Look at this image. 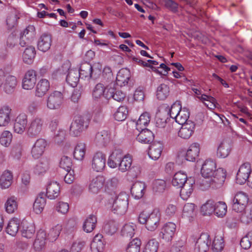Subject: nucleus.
Returning <instances> with one entry per match:
<instances>
[{"label": "nucleus", "mask_w": 252, "mask_h": 252, "mask_svg": "<svg viewBox=\"0 0 252 252\" xmlns=\"http://www.w3.org/2000/svg\"><path fill=\"white\" fill-rule=\"evenodd\" d=\"M163 146L160 142H154L149 148L148 155L154 160H157L161 156Z\"/></svg>", "instance_id": "obj_21"}, {"label": "nucleus", "mask_w": 252, "mask_h": 252, "mask_svg": "<svg viewBox=\"0 0 252 252\" xmlns=\"http://www.w3.org/2000/svg\"><path fill=\"white\" fill-rule=\"evenodd\" d=\"M134 227L135 226L129 224H125L121 230V235L126 239L131 238L135 234Z\"/></svg>", "instance_id": "obj_48"}, {"label": "nucleus", "mask_w": 252, "mask_h": 252, "mask_svg": "<svg viewBox=\"0 0 252 252\" xmlns=\"http://www.w3.org/2000/svg\"><path fill=\"white\" fill-rule=\"evenodd\" d=\"M90 120L86 117L76 116L70 126V133L74 136H79L89 125Z\"/></svg>", "instance_id": "obj_3"}, {"label": "nucleus", "mask_w": 252, "mask_h": 252, "mask_svg": "<svg viewBox=\"0 0 252 252\" xmlns=\"http://www.w3.org/2000/svg\"><path fill=\"white\" fill-rule=\"evenodd\" d=\"M195 180L193 178L189 177L180 188V196L184 200H187L191 194L193 190V185Z\"/></svg>", "instance_id": "obj_15"}, {"label": "nucleus", "mask_w": 252, "mask_h": 252, "mask_svg": "<svg viewBox=\"0 0 252 252\" xmlns=\"http://www.w3.org/2000/svg\"><path fill=\"white\" fill-rule=\"evenodd\" d=\"M46 194L41 192L39 193L33 205V210L36 214L41 213L46 205Z\"/></svg>", "instance_id": "obj_28"}, {"label": "nucleus", "mask_w": 252, "mask_h": 252, "mask_svg": "<svg viewBox=\"0 0 252 252\" xmlns=\"http://www.w3.org/2000/svg\"><path fill=\"white\" fill-rule=\"evenodd\" d=\"M195 127L194 122L189 120L180 128L178 135L183 139H189L193 134Z\"/></svg>", "instance_id": "obj_16"}, {"label": "nucleus", "mask_w": 252, "mask_h": 252, "mask_svg": "<svg viewBox=\"0 0 252 252\" xmlns=\"http://www.w3.org/2000/svg\"><path fill=\"white\" fill-rule=\"evenodd\" d=\"M105 163V155L101 152H97L94 156L92 159V168L96 172H100L104 168Z\"/></svg>", "instance_id": "obj_13"}, {"label": "nucleus", "mask_w": 252, "mask_h": 252, "mask_svg": "<svg viewBox=\"0 0 252 252\" xmlns=\"http://www.w3.org/2000/svg\"><path fill=\"white\" fill-rule=\"evenodd\" d=\"M49 159L47 158H41L34 167V173L37 175L45 173L49 168Z\"/></svg>", "instance_id": "obj_35"}, {"label": "nucleus", "mask_w": 252, "mask_h": 252, "mask_svg": "<svg viewBox=\"0 0 252 252\" xmlns=\"http://www.w3.org/2000/svg\"><path fill=\"white\" fill-rule=\"evenodd\" d=\"M128 110L124 106L119 107L117 111L114 114V119L118 121H123L127 117Z\"/></svg>", "instance_id": "obj_54"}, {"label": "nucleus", "mask_w": 252, "mask_h": 252, "mask_svg": "<svg viewBox=\"0 0 252 252\" xmlns=\"http://www.w3.org/2000/svg\"><path fill=\"white\" fill-rule=\"evenodd\" d=\"M35 231V227L33 223L27 221L22 223L21 234L23 237L30 239L33 236Z\"/></svg>", "instance_id": "obj_31"}, {"label": "nucleus", "mask_w": 252, "mask_h": 252, "mask_svg": "<svg viewBox=\"0 0 252 252\" xmlns=\"http://www.w3.org/2000/svg\"><path fill=\"white\" fill-rule=\"evenodd\" d=\"M215 202L212 200H208L206 203L203 204L200 209V212L203 216L210 215L214 212L215 207Z\"/></svg>", "instance_id": "obj_44"}, {"label": "nucleus", "mask_w": 252, "mask_h": 252, "mask_svg": "<svg viewBox=\"0 0 252 252\" xmlns=\"http://www.w3.org/2000/svg\"><path fill=\"white\" fill-rule=\"evenodd\" d=\"M95 142L99 146H105L110 141V137L107 131L103 130L96 133Z\"/></svg>", "instance_id": "obj_37"}, {"label": "nucleus", "mask_w": 252, "mask_h": 252, "mask_svg": "<svg viewBox=\"0 0 252 252\" xmlns=\"http://www.w3.org/2000/svg\"><path fill=\"white\" fill-rule=\"evenodd\" d=\"M52 41V36L50 34L43 33L38 39L37 48L39 50L45 52L50 48Z\"/></svg>", "instance_id": "obj_20"}, {"label": "nucleus", "mask_w": 252, "mask_h": 252, "mask_svg": "<svg viewBox=\"0 0 252 252\" xmlns=\"http://www.w3.org/2000/svg\"><path fill=\"white\" fill-rule=\"evenodd\" d=\"M43 126V120L36 118L30 124L27 129L28 135L32 138H36L42 131Z\"/></svg>", "instance_id": "obj_9"}, {"label": "nucleus", "mask_w": 252, "mask_h": 252, "mask_svg": "<svg viewBox=\"0 0 252 252\" xmlns=\"http://www.w3.org/2000/svg\"><path fill=\"white\" fill-rule=\"evenodd\" d=\"M128 196L125 192H121L114 199L112 208L114 213L119 215L125 214L128 208Z\"/></svg>", "instance_id": "obj_4"}, {"label": "nucleus", "mask_w": 252, "mask_h": 252, "mask_svg": "<svg viewBox=\"0 0 252 252\" xmlns=\"http://www.w3.org/2000/svg\"><path fill=\"white\" fill-rule=\"evenodd\" d=\"M195 214V205L193 203H187L183 208V216L184 217L192 218Z\"/></svg>", "instance_id": "obj_55"}, {"label": "nucleus", "mask_w": 252, "mask_h": 252, "mask_svg": "<svg viewBox=\"0 0 252 252\" xmlns=\"http://www.w3.org/2000/svg\"><path fill=\"white\" fill-rule=\"evenodd\" d=\"M224 248L222 238L215 237L212 243V250L214 252H220Z\"/></svg>", "instance_id": "obj_62"}, {"label": "nucleus", "mask_w": 252, "mask_h": 252, "mask_svg": "<svg viewBox=\"0 0 252 252\" xmlns=\"http://www.w3.org/2000/svg\"><path fill=\"white\" fill-rule=\"evenodd\" d=\"M35 34V27L32 25H29L24 30L23 32L21 33V35L28 41H32L34 38Z\"/></svg>", "instance_id": "obj_52"}, {"label": "nucleus", "mask_w": 252, "mask_h": 252, "mask_svg": "<svg viewBox=\"0 0 252 252\" xmlns=\"http://www.w3.org/2000/svg\"><path fill=\"white\" fill-rule=\"evenodd\" d=\"M220 169H216V164L214 161L212 159H207L205 161L202 166L201 173L203 177L205 178H214L216 176V172Z\"/></svg>", "instance_id": "obj_7"}, {"label": "nucleus", "mask_w": 252, "mask_h": 252, "mask_svg": "<svg viewBox=\"0 0 252 252\" xmlns=\"http://www.w3.org/2000/svg\"><path fill=\"white\" fill-rule=\"evenodd\" d=\"M181 105L179 103L175 102L171 105L170 108L168 109L167 115L173 119H175L181 112Z\"/></svg>", "instance_id": "obj_56"}, {"label": "nucleus", "mask_w": 252, "mask_h": 252, "mask_svg": "<svg viewBox=\"0 0 252 252\" xmlns=\"http://www.w3.org/2000/svg\"><path fill=\"white\" fill-rule=\"evenodd\" d=\"M118 229L117 223L114 220H110L104 225L103 231L108 235H112L117 231Z\"/></svg>", "instance_id": "obj_47"}, {"label": "nucleus", "mask_w": 252, "mask_h": 252, "mask_svg": "<svg viewBox=\"0 0 252 252\" xmlns=\"http://www.w3.org/2000/svg\"><path fill=\"white\" fill-rule=\"evenodd\" d=\"M36 77L35 71L31 70L28 71L23 80V88L25 90H31L36 83Z\"/></svg>", "instance_id": "obj_17"}, {"label": "nucleus", "mask_w": 252, "mask_h": 252, "mask_svg": "<svg viewBox=\"0 0 252 252\" xmlns=\"http://www.w3.org/2000/svg\"><path fill=\"white\" fill-rule=\"evenodd\" d=\"M141 242L137 238L132 239L127 245L126 252H140Z\"/></svg>", "instance_id": "obj_50"}, {"label": "nucleus", "mask_w": 252, "mask_h": 252, "mask_svg": "<svg viewBox=\"0 0 252 252\" xmlns=\"http://www.w3.org/2000/svg\"><path fill=\"white\" fill-rule=\"evenodd\" d=\"M91 69H92V65L90 63H85L82 64L79 70H78L80 77H82V78H89L92 70Z\"/></svg>", "instance_id": "obj_59"}, {"label": "nucleus", "mask_w": 252, "mask_h": 252, "mask_svg": "<svg viewBox=\"0 0 252 252\" xmlns=\"http://www.w3.org/2000/svg\"><path fill=\"white\" fill-rule=\"evenodd\" d=\"M251 172V164L248 162L243 164L240 167L236 175L237 183L240 185L245 183L250 177Z\"/></svg>", "instance_id": "obj_11"}, {"label": "nucleus", "mask_w": 252, "mask_h": 252, "mask_svg": "<svg viewBox=\"0 0 252 252\" xmlns=\"http://www.w3.org/2000/svg\"><path fill=\"white\" fill-rule=\"evenodd\" d=\"M63 101V95L59 91H54L49 95L47 100V106L51 109L60 108Z\"/></svg>", "instance_id": "obj_8"}, {"label": "nucleus", "mask_w": 252, "mask_h": 252, "mask_svg": "<svg viewBox=\"0 0 252 252\" xmlns=\"http://www.w3.org/2000/svg\"><path fill=\"white\" fill-rule=\"evenodd\" d=\"M130 72L128 69L126 68L120 69L117 75L116 85L120 86L128 85L129 81V85H130Z\"/></svg>", "instance_id": "obj_14"}, {"label": "nucleus", "mask_w": 252, "mask_h": 252, "mask_svg": "<svg viewBox=\"0 0 252 252\" xmlns=\"http://www.w3.org/2000/svg\"><path fill=\"white\" fill-rule=\"evenodd\" d=\"M60 193V187L59 184L56 182L48 184L47 189L46 196L50 199L57 198Z\"/></svg>", "instance_id": "obj_26"}, {"label": "nucleus", "mask_w": 252, "mask_h": 252, "mask_svg": "<svg viewBox=\"0 0 252 252\" xmlns=\"http://www.w3.org/2000/svg\"><path fill=\"white\" fill-rule=\"evenodd\" d=\"M170 93L169 87L165 84H161L157 89L156 95L159 100L165 99L169 95Z\"/></svg>", "instance_id": "obj_39"}, {"label": "nucleus", "mask_w": 252, "mask_h": 252, "mask_svg": "<svg viewBox=\"0 0 252 252\" xmlns=\"http://www.w3.org/2000/svg\"><path fill=\"white\" fill-rule=\"evenodd\" d=\"M105 182V179L102 176H97L93 178L89 185L90 192L96 194L102 189Z\"/></svg>", "instance_id": "obj_22"}, {"label": "nucleus", "mask_w": 252, "mask_h": 252, "mask_svg": "<svg viewBox=\"0 0 252 252\" xmlns=\"http://www.w3.org/2000/svg\"><path fill=\"white\" fill-rule=\"evenodd\" d=\"M17 33L18 31L14 30L13 31L8 35L6 41L7 47L12 49L17 45L19 39Z\"/></svg>", "instance_id": "obj_53"}, {"label": "nucleus", "mask_w": 252, "mask_h": 252, "mask_svg": "<svg viewBox=\"0 0 252 252\" xmlns=\"http://www.w3.org/2000/svg\"><path fill=\"white\" fill-rule=\"evenodd\" d=\"M80 75L78 70L71 69L66 76V81L72 87H77Z\"/></svg>", "instance_id": "obj_32"}, {"label": "nucleus", "mask_w": 252, "mask_h": 252, "mask_svg": "<svg viewBox=\"0 0 252 252\" xmlns=\"http://www.w3.org/2000/svg\"><path fill=\"white\" fill-rule=\"evenodd\" d=\"M200 152L199 145L194 143L191 144L187 150L185 158L186 159L189 161H194L198 157Z\"/></svg>", "instance_id": "obj_27"}, {"label": "nucleus", "mask_w": 252, "mask_h": 252, "mask_svg": "<svg viewBox=\"0 0 252 252\" xmlns=\"http://www.w3.org/2000/svg\"><path fill=\"white\" fill-rule=\"evenodd\" d=\"M72 161L70 158L67 156H63L60 162V167L65 171L71 169Z\"/></svg>", "instance_id": "obj_64"}, {"label": "nucleus", "mask_w": 252, "mask_h": 252, "mask_svg": "<svg viewBox=\"0 0 252 252\" xmlns=\"http://www.w3.org/2000/svg\"><path fill=\"white\" fill-rule=\"evenodd\" d=\"M252 244V232H248L240 241L241 247L245 250L249 249Z\"/></svg>", "instance_id": "obj_60"}, {"label": "nucleus", "mask_w": 252, "mask_h": 252, "mask_svg": "<svg viewBox=\"0 0 252 252\" xmlns=\"http://www.w3.org/2000/svg\"><path fill=\"white\" fill-rule=\"evenodd\" d=\"M18 19L19 17H18L15 12H11L9 14L6 21L8 30H16L15 28L17 25Z\"/></svg>", "instance_id": "obj_49"}, {"label": "nucleus", "mask_w": 252, "mask_h": 252, "mask_svg": "<svg viewBox=\"0 0 252 252\" xmlns=\"http://www.w3.org/2000/svg\"><path fill=\"white\" fill-rule=\"evenodd\" d=\"M6 211L9 213H13L18 208L17 198L15 196H11L8 198L5 204Z\"/></svg>", "instance_id": "obj_45"}, {"label": "nucleus", "mask_w": 252, "mask_h": 252, "mask_svg": "<svg viewBox=\"0 0 252 252\" xmlns=\"http://www.w3.org/2000/svg\"><path fill=\"white\" fill-rule=\"evenodd\" d=\"M13 181L12 173L9 171H5L0 178V184L2 188H8L11 185Z\"/></svg>", "instance_id": "obj_42"}, {"label": "nucleus", "mask_w": 252, "mask_h": 252, "mask_svg": "<svg viewBox=\"0 0 252 252\" xmlns=\"http://www.w3.org/2000/svg\"><path fill=\"white\" fill-rule=\"evenodd\" d=\"M132 159L128 156H125L119 164V169L122 172L128 170L131 165Z\"/></svg>", "instance_id": "obj_57"}, {"label": "nucleus", "mask_w": 252, "mask_h": 252, "mask_svg": "<svg viewBox=\"0 0 252 252\" xmlns=\"http://www.w3.org/2000/svg\"><path fill=\"white\" fill-rule=\"evenodd\" d=\"M114 76L111 68L109 66H105L102 72L101 82L105 85H106V83L110 84L111 83H115L114 82Z\"/></svg>", "instance_id": "obj_41"}, {"label": "nucleus", "mask_w": 252, "mask_h": 252, "mask_svg": "<svg viewBox=\"0 0 252 252\" xmlns=\"http://www.w3.org/2000/svg\"><path fill=\"white\" fill-rule=\"evenodd\" d=\"M232 148L231 141L228 140H223L218 147L217 156L221 158H225L230 154Z\"/></svg>", "instance_id": "obj_19"}, {"label": "nucleus", "mask_w": 252, "mask_h": 252, "mask_svg": "<svg viewBox=\"0 0 252 252\" xmlns=\"http://www.w3.org/2000/svg\"><path fill=\"white\" fill-rule=\"evenodd\" d=\"M85 153L86 145L85 143L82 142L78 143L73 152L74 158L77 160H82L85 157Z\"/></svg>", "instance_id": "obj_40"}, {"label": "nucleus", "mask_w": 252, "mask_h": 252, "mask_svg": "<svg viewBox=\"0 0 252 252\" xmlns=\"http://www.w3.org/2000/svg\"><path fill=\"white\" fill-rule=\"evenodd\" d=\"M97 219L95 216L91 215L85 220L83 228L87 233L92 232L95 227Z\"/></svg>", "instance_id": "obj_36"}, {"label": "nucleus", "mask_w": 252, "mask_h": 252, "mask_svg": "<svg viewBox=\"0 0 252 252\" xmlns=\"http://www.w3.org/2000/svg\"><path fill=\"white\" fill-rule=\"evenodd\" d=\"M138 220L140 223L145 224L148 230L153 231L159 224L160 216L154 212L149 214L143 211L139 214Z\"/></svg>", "instance_id": "obj_2"}, {"label": "nucleus", "mask_w": 252, "mask_h": 252, "mask_svg": "<svg viewBox=\"0 0 252 252\" xmlns=\"http://www.w3.org/2000/svg\"><path fill=\"white\" fill-rule=\"evenodd\" d=\"M139 129H141V130L136 137L137 141L145 144L151 143L153 141L154 135L151 130L142 127H140Z\"/></svg>", "instance_id": "obj_24"}, {"label": "nucleus", "mask_w": 252, "mask_h": 252, "mask_svg": "<svg viewBox=\"0 0 252 252\" xmlns=\"http://www.w3.org/2000/svg\"><path fill=\"white\" fill-rule=\"evenodd\" d=\"M176 226L175 223L169 222L165 223L161 228L159 237L165 241H171L174 235Z\"/></svg>", "instance_id": "obj_12"}, {"label": "nucleus", "mask_w": 252, "mask_h": 252, "mask_svg": "<svg viewBox=\"0 0 252 252\" xmlns=\"http://www.w3.org/2000/svg\"><path fill=\"white\" fill-rule=\"evenodd\" d=\"M27 123V116L24 113L19 114L16 118L14 125L15 132L19 134L23 133L25 130Z\"/></svg>", "instance_id": "obj_18"}, {"label": "nucleus", "mask_w": 252, "mask_h": 252, "mask_svg": "<svg viewBox=\"0 0 252 252\" xmlns=\"http://www.w3.org/2000/svg\"><path fill=\"white\" fill-rule=\"evenodd\" d=\"M46 146V142L44 139H37L32 149V156L34 158H38L43 154Z\"/></svg>", "instance_id": "obj_23"}, {"label": "nucleus", "mask_w": 252, "mask_h": 252, "mask_svg": "<svg viewBox=\"0 0 252 252\" xmlns=\"http://www.w3.org/2000/svg\"><path fill=\"white\" fill-rule=\"evenodd\" d=\"M106 85L103 83H99L95 85L93 92V96L95 99H98L101 96L105 97Z\"/></svg>", "instance_id": "obj_43"}, {"label": "nucleus", "mask_w": 252, "mask_h": 252, "mask_svg": "<svg viewBox=\"0 0 252 252\" xmlns=\"http://www.w3.org/2000/svg\"><path fill=\"white\" fill-rule=\"evenodd\" d=\"M19 228V221L17 219L10 220L6 228V232L10 235L15 236Z\"/></svg>", "instance_id": "obj_46"}, {"label": "nucleus", "mask_w": 252, "mask_h": 252, "mask_svg": "<svg viewBox=\"0 0 252 252\" xmlns=\"http://www.w3.org/2000/svg\"><path fill=\"white\" fill-rule=\"evenodd\" d=\"M12 138V134L8 131H4L0 137V143L1 145L7 147L11 142Z\"/></svg>", "instance_id": "obj_63"}, {"label": "nucleus", "mask_w": 252, "mask_h": 252, "mask_svg": "<svg viewBox=\"0 0 252 252\" xmlns=\"http://www.w3.org/2000/svg\"><path fill=\"white\" fill-rule=\"evenodd\" d=\"M209 238L210 236L208 233H201L195 243V252H207L211 244V240Z\"/></svg>", "instance_id": "obj_10"}, {"label": "nucleus", "mask_w": 252, "mask_h": 252, "mask_svg": "<svg viewBox=\"0 0 252 252\" xmlns=\"http://www.w3.org/2000/svg\"><path fill=\"white\" fill-rule=\"evenodd\" d=\"M166 186V182L163 180L157 179L153 183V190L156 192H163Z\"/></svg>", "instance_id": "obj_58"}, {"label": "nucleus", "mask_w": 252, "mask_h": 252, "mask_svg": "<svg viewBox=\"0 0 252 252\" xmlns=\"http://www.w3.org/2000/svg\"><path fill=\"white\" fill-rule=\"evenodd\" d=\"M226 172L223 169H220L217 171L216 176L214 178H209L202 180L200 183V186L203 190H206L210 188L213 189H218L221 188L226 178Z\"/></svg>", "instance_id": "obj_1"}, {"label": "nucleus", "mask_w": 252, "mask_h": 252, "mask_svg": "<svg viewBox=\"0 0 252 252\" xmlns=\"http://www.w3.org/2000/svg\"><path fill=\"white\" fill-rule=\"evenodd\" d=\"M214 207L215 210L214 213L217 216L220 218L224 217L227 212V206L223 202H219L217 203H215Z\"/></svg>", "instance_id": "obj_51"}, {"label": "nucleus", "mask_w": 252, "mask_h": 252, "mask_svg": "<svg viewBox=\"0 0 252 252\" xmlns=\"http://www.w3.org/2000/svg\"><path fill=\"white\" fill-rule=\"evenodd\" d=\"M50 88V83L48 80L41 79L36 86L35 95L38 97L44 95Z\"/></svg>", "instance_id": "obj_29"}, {"label": "nucleus", "mask_w": 252, "mask_h": 252, "mask_svg": "<svg viewBox=\"0 0 252 252\" xmlns=\"http://www.w3.org/2000/svg\"><path fill=\"white\" fill-rule=\"evenodd\" d=\"M249 201L248 195L243 192L237 193L232 200L233 210L236 212H241L245 208Z\"/></svg>", "instance_id": "obj_5"}, {"label": "nucleus", "mask_w": 252, "mask_h": 252, "mask_svg": "<svg viewBox=\"0 0 252 252\" xmlns=\"http://www.w3.org/2000/svg\"><path fill=\"white\" fill-rule=\"evenodd\" d=\"M16 85V77L12 75H8L6 77L4 84V91L6 94H11L14 92Z\"/></svg>", "instance_id": "obj_33"}, {"label": "nucleus", "mask_w": 252, "mask_h": 252, "mask_svg": "<svg viewBox=\"0 0 252 252\" xmlns=\"http://www.w3.org/2000/svg\"><path fill=\"white\" fill-rule=\"evenodd\" d=\"M189 178L185 173L179 171L174 174L172 180V184L173 186L179 188Z\"/></svg>", "instance_id": "obj_38"}, {"label": "nucleus", "mask_w": 252, "mask_h": 252, "mask_svg": "<svg viewBox=\"0 0 252 252\" xmlns=\"http://www.w3.org/2000/svg\"><path fill=\"white\" fill-rule=\"evenodd\" d=\"M11 109L7 106H4L0 109V126H7L10 121Z\"/></svg>", "instance_id": "obj_30"}, {"label": "nucleus", "mask_w": 252, "mask_h": 252, "mask_svg": "<svg viewBox=\"0 0 252 252\" xmlns=\"http://www.w3.org/2000/svg\"><path fill=\"white\" fill-rule=\"evenodd\" d=\"M158 243L155 239L150 240L146 244L143 252H157Z\"/></svg>", "instance_id": "obj_61"}, {"label": "nucleus", "mask_w": 252, "mask_h": 252, "mask_svg": "<svg viewBox=\"0 0 252 252\" xmlns=\"http://www.w3.org/2000/svg\"><path fill=\"white\" fill-rule=\"evenodd\" d=\"M35 48L32 46L27 47L23 54V60L27 64H31L35 57Z\"/></svg>", "instance_id": "obj_34"}, {"label": "nucleus", "mask_w": 252, "mask_h": 252, "mask_svg": "<svg viewBox=\"0 0 252 252\" xmlns=\"http://www.w3.org/2000/svg\"><path fill=\"white\" fill-rule=\"evenodd\" d=\"M117 87L116 83H111L106 85L105 98L109 99L112 98L119 102L123 101L126 97L125 94L121 90H119Z\"/></svg>", "instance_id": "obj_6"}, {"label": "nucleus", "mask_w": 252, "mask_h": 252, "mask_svg": "<svg viewBox=\"0 0 252 252\" xmlns=\"http://www.w3.org/2000/svg\"><path fill=\"white\" fill-rule=\"evenodd\" d=\"M145 185L142 182H136L131 187L130 192L132 196L135 199H140L145 193Z\"/></svg>", "instance_id": "obj_25"}]
</instances>
